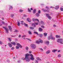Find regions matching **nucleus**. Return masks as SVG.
I'll list each match as a JSON object with an SVG mask.
<instances>
[{
    "instance_id": "obj_6",
    "label": "nucleus",
    "mask_w": 63,
    "mask_h": 63,
    "mask_svg": "<svg viewBox=\"0 0 63 63\" xmlns=\"http://www.w3.org/2000/svg\"><path fill=\"white\" fill-rule=\"evenodd\" d=\"M31 46L33 48H35L36 47V45L33 44H31Z\"/></svg>"
},
{
    "instance_id": "obj_41",
    "label": "nucleus",
    "mask_w": 63,
    "mask_h": 63,
    "mask_svg": "<svg viewBox=\"0 0 63 63\" xmlns=\"http://www.w3.org/2000/svg\"><path fill=\"white\" fill-rule=\"evenodd\" d=\"M19 12H23V10L21 9H20L19 10Z\"/></svg>"
},
{
    "instance_id": "obj_53",
    "label": "nucleus",
    "mask_w": 63,
    "mask_h": 63,
    "mask_svg": "<svg viewBox=\"0 0 63 63\" xmlns=\"http://www.w3.org/2000/svg\"><path fill=\"white\" fill-rule=\"evenodd\" d=\"M10 9H13V7L12 6H10Z\"/></svg>"
},
{
    "instance_id": "obj_14",
    "label": "nucleus",
    "mask_w": 63,
    "mask_h": 63,
    "mask_svg": "<svg viewBox=\"0 0 63 63\" xmlns=\"http://www.w3.org/2000/svg\"><path fill=\"white\" fill-rule=\"evenodd\" d=\"M32 26H33V27H36V25H35V23L32 24Z\"/></svg>"
},
{
    "instance_id": "obj_25",
    "label": "nucleus",
    "mask_w": 63,
    "mask_h": 63,
    "mask_svg": "<svg viewBox=\"0 0 63 63\" xmlns=\"http://www.w3.org/2000/svg\"><path fill=\"white\" fill-rule=\"evenodd\" d=\"M48 19H50H50H51V16H48Z\"/></svg>"
},
{
    "instance_id": "obj_28",
    "label": "nucleus",
    "mask_w": 63,
    "mask_h": 63,
    "mask_svg": "<svg viewBox=\"0 0 63 63\" xmlns=\"http://www.w3.org/2000/svg\"><path fill=\"white\" fill-rule=\"evenodd\" d=\"M57 50H54L52 51V52H55V51H57Z\"/></svg>"
},
{
    "instance_id": "obj_23",
    "label": "nucleus",
    "mask_w": 63,
    "mask_h": 63,
    "mask_svg": "<svg viewBox=\"0 0 63 63\" xmlns=\"http://www.w3.org/2000/svg\"><path fill=\"white\" fill-rule=\"evenodd\" d=\"M44 36H47V33H46L45 32L44 33Z\"/></svg>"
},
{
    "instance_id": "obj_31",
    "label": "nucleus",
    "mask_w": 63,
    "mask_h": 63,
    "mask_svg": "<svg viewBox=\"0 0 63 63\" xmlns=\"http://www.w3.org/2000/svg\"><path fill=\"white\" fill-rule=\"evenodd\" d=\"M24 25L25 26H28V24H26L25 23H24Z\"/></svg>"
},
{
    "instance_id": "obj_42",
    "label": "nucleus",
    "mask_w": 63,
    "mask_h": 63,
    "mask_svg": "<svg viewBox=\"0 0 63 63\" xmlns=\"http://www.w3.org/2000/svg\"><path fill=\"white\" fill-rule=\"evenodd\" d=\"M2 23L3 24H5V23L4 21H2Z\"/></svg>"
},
{
    "instance_id": "obj_61",
    "label": "nucleus",
    "mask_w": 63,
    "mask_h": 63,
    "mask_svg": "<svg viewBox=\"0 0 63 63\" xmlns=\"http://www.w3.org/2000/svg\"><path fill=\"white\" fill-rule=\"evenodd\" d=\"M19 37L20 38V37H21V35L20 34L19 36Z\"/></svg>"
},
{
    "instance_id": "obj_40",
    "label": "nucleus",
    "mask_w": 63,
    "mask_h": 63,
    "mask_svg": "<svg viewBox=\"0 0 63 63\" xmlns=\"http://www.w3.org/2000/svg\"><path fill=\"white\" fill-rule=\"evenodd\" d=\"M16 49H18L19 48V47L17 46L16 47Z\"/></svg>"
},
{
    "instance_id": "obj_33",
    "label": "nucleus",
    "mask_w": 63,
    "mask_h": 63,
    "mask_svg": "<svg viewBox=\"0 0 63 63\" xmlns=\"http://www.w3.org/2000/svg\"><path fill=\"white\" fill-rule=\"evenodd\" d=\"M28 33L29 34H32V33H31V32L30 31H28Z\"/></svg>"
},
{
    "instance_id": "obj_32",
    "label": "nucleus",
    "mask_w": 63,
    "mask_h": 63,
    "mask_svg": "<svg viewBox=\"0 0 63 63\" xmlns=\"http://www.w3.org/2000/svg\"><path fill=\"white\" fill-rule=\"evenodd\" d=\"M35 43H36V44H39L40 43V42L39 41H36L35 42Z\"/></svg>"
},
{
    "instance_id": "obj_15",
    "label": "nucleus",
    "mask_w": 63,
    "mask_h": 63,
    "mask_svg": "<svg viewBox=\"0 0 63 63\" xmlns=\"http://www.w3.org/2000/svg\"><path fill=\"white\" fill-rule=\"evenodd\" d=\"M27 20L29 22H31V20L30 19V18H28L27 19Z\"/></svg>"
},
{
    "instance_id": "obj_8",
    "label": "nucleus",
    "mask_w": 63,
    "mask_h": 63,
    "mask_svg": "<svg viewBox=\"0 0 63 63\" xmlns=\"http://www.w3.org/2000/svg\"><path fill=\"white\" fill-rule=\"evenodd\" d=\"M42 10L43 12H49V11L48 10H47L44 9H42Z\"/></svg>"
},
{
    "instance_id": "obj_45",
    "label": "nucleus",
    "mask_w": 63,
    "mask_h": 63,
    "mask_svg": "<svg viewBox=\"0 0 63 63\" xmlns=\"http://www.w3.org/2000/svg\"><path fill=\"white\" fill-rule=\"evenodd\" d=\"M41 27L42 28H45V27H44V26L43 25H42L41 26Z\"/></svg>"
},
{
    "instance_id": "obj_30",
    "label": "nucleus",
    "mask_w": 63,
    "mask_h": 63,
    "mask_svg": "<svg viewBox=\"0 0 63 63\" xmlns=\"http://www.w3.org/2000/svg\"><path fill=\"white\" fill-rule=\"evenodd\" d=\"M46 42V44H47V45H48L49 44V42L47 41Z\"/></svg>"
},
{
    "instance_id": "obj_18",
    "label": "nucleus",
    "mask_w": 63,
    "mask_h": 63,
    "mask_svg": "<svg viewBox=\"0 0 63 63\" xmlns=\"http://www.w3.org/2000/svg\"><path fill=\"white\" fill-rule=\"evenodd\" d=\"M50 53V51L49 50H48L46 52V54H48Z\"/></svg>"
},
{
    "instance_id": "obj_10",
    "label": "nucleus",
    "mask_w": 63,
    "mask_h": 63,
    "mask_svg": "<svg viewBox=\"0 0 63 63\" xmlns=\"http://www.w3.org/2000/svg\"><path fill=\"white\" fill-rule=\"evenodd\" d=\"M8 45L9 46V47H12V45L10 43H9L8 44Z\"/></svg>"
},
{
    "instance_id": "obj_3",
    "label": "nucleus",
    "mask_w": 63,
    "mask_h": 63,
    "mask_svg": "<svg viewBox=\"0 0 63 63\" xmlns=\"http://www.w3.org/2000/svg\"><path fill=\"white\" fill-rule=\"evenodd\" d=\"M3 28H4V29H5L6 31V33L7 34H8V33H9V32H8L9 31V29H8V28H7L5 27H3Z\"/></svg>"
},
{
    "instance_id": "obj_51",
    "label": "nucleus",
    "mask_w": 63,
    "mask_h": 63,
    "mask_svg": "<svg viewBox=\"0 0 63 63\" xmlns=\"http://www.w3.org/2000/svg\"><path fill=\"white\" fill-rule=\"evenodd\" d=\"M14 48H15L14 47H13L11 48V49H12V50H13V49H14Z\"/></svg>"
},
{
    "instance_id": "obj_27",
    "label": "nucleus",
    "mask_w": 63,
    "mask_h": 63,
    "mask_svg": "<svg viewBox=\"0 0 63 63\" xmlns=\"http://www.w3.org/2000/svg\"><path fill=\"white\" fill-rule=\"evenodd\" d=\"M49 14H46V16L47 17H48V16H49Z\"/></svg>"
},
{
    "instance_id": "obj_39",
    "label": "nucleus",
    "mask_w": 63,
    "mask_h": 63,
    "mask_svg": "<svg viewBox=\"0 0 63 63\" xmlns=\"http://www.w3.org/2000/svg\"><path fill=\"white\" fill-rule=\"evenodd\" d=\"M26 39H27V40H28L29 41H31V39H29L28 38H26Z\"/></svg>"
},
{
    "instance_id": "obj_7",
    "label": "nucleus",
    "mask_w": 63,
    "mask_h": 63,
    "mask_svg": "<svg viewBox=\"0 0 63 63\" xmlns=\"http://www.w3.org/2000/svg\"><path fill=\"white\" fill-rule=\"evenodd\" d=\"M32 20H33V21H37L39 22V20L38 19H37V18H36L35 19H33Z\"/></svg>"
},
{
    "instance_id": "obj_55",
    "label": "nucleus",
    "mask_w": 63,
    "mask_h": 63,
    "mask_svg": "<svg viewBox=\"0 0 63 63\" xmlns=\"http://www.w3.org/2000/svg\"><path fill=\"white\" fill-rule=\"evenodd\" d=\"M26 50H28V47H27L26 48Z\"/></svg>"
},
{
    "instance_id": "obj_24",
    "label": "nucleus",
    "mask_w": 63,
    "mask_h": 63,
    "mask_svg": "<svg viewBox=\"0 0 63 63\" xmlns=\"http://www.w3.org/2000/svg\"><path fill=\"white\" fill-rule=\"evenodd\" d=\"M36 59L37 60H41V59H40V58H36Z\"/></svg>"
},
{
    "instance_id": "obj_46",
    "label": "nucleus",
    "mask_w": 63,
    "mask_h": 63,
    "mask_svg": "<svg viewBox=\"0 0 63 63\" xmlns=\"http://www.w3.org/2000/svg\"><path fill=\"white\" fill-rule=\"evenodd\" d=\"M38 13L39 14H40L41 13V11L40 10H39L38 12Z\"/></svg>"
},
{
    "instance_id": "obj_36",
    "label": "nucleus",
    "mask_w": 63,
    "mask_h": 63,
    "mask_svg": "<svg viewBox=\"0 0 63 63\" xmlns=\"http://www.w3.org/2000/svg\"><path fill=\"white\" fill-rule=\"evenodd\" d=\"M28 10L29 12H31V10H30V9L29 8H28Z\"/></svg>"
},
{
    "instance_id": "obj_13",
    "label": "nucleus",
    "mask_w": 63,
    "mask_h": 63,
    "mask_svg": "<svg viewBox=\"0 0 63 63\" xmlns=\"http://www.w3.org/2000/svg\"><path fill=\"white\" fill-rule=\"evenodd\" d=\"M11 44H12V45H14V46H15L16 45V44L14 42H11Z\"/></svg>"
},
{
    "instance_id": "obj_16",
    "label": "nucleus",
    "mask_w": 63,
    "mask_h": 63,
    "mask_svg": "<svg viewBox=\"0 0 63 63\" xmlns=\"http://www.w3.org/2000/svg\"><path fill=\"white\" fill-rule=\"evenodd\" d=\"M8 27L9 30H10V31H12V28H11V26H9Z\"/></svg>"
},
{
    "instance_id": "obj_1",
    "label": "nucleus",
    "mask_w": 63,
    "mask_h": 63,
    "mask_svg": "<svg viewBox=\"0 0 63 63\" xmlns=\"http://www.w3.org/2000/svg\"><path fill=\"white\" fill-rule=\"evenodd\" d=\"M22 60H26L27 61H30V59L29 58V57H28L27 55L26 54L25 55V58H22Z\"/></svg>"
},
{
    "instance_id": "obj_34",
    "label": "nucleus",
    "mask_w": 63,
    "mask_h": 63,
    "mask_svg": "<svg viewBox=\"0 0 63 63\" xmlns=\"http://www.w3.org/2000/svg\"><path fill=\"white\" fill-rule=\"evenodd\" d=\"M35 63H38V61L37 60H35Z\"/></svg>"
},
{
    "instance_id": "obj_2",
    "label": "nucleus",
    "mask_w": 63,
    "mask_h": 63,
    "mask_svg": "<svg viewBox=\"0 0 63 63\" xmlns=\"http://www.w3.org/2000/svg\"><path fill=\"white\" fill-rule=\"evenodd\" d=\"M57 42L58 43H59L61 44H63V40L62 39H58L57 40Z\"/></svg>"
},
{
    "instance_id": "obj_43",
    "label": "nucleus",
    "mask_w": 63,
    "mask_h": 63,
    "mask_svg": "<svg viewBox=\"0 0 63 63\" xmlns=\"http://www.w3.org/2000/svg\"><path fill=\"white\" fill-rule=\"evenodd\" d=\"M61 11H63V8H61Z\"/></svg>"
},
{
    "instance_id": "obj_58",
    "label": "nucleus",
    "mask_w": 63,
    "mask_h": 63,
    "mask_svg": "<svg viewBox=\"0 0 63 63\" xmlns=\"http://www.w3.org/2000/svg\"><path fill=\"white\" fill-rule=\"evenodd\" d=\"M53 27H56V25H53Z\"/></svg>"
},
{
    "instance_id": "obj_37",
    "label": "nucleus",
    "mask_w": 63,
    "mask_h": 63,
    "mask_svg": "<svg viewBox=\"0 0 63 63\" xmlns=\"http://www.w3.org/2000/svg\"><path fill=\"white\" fill-rule=\"evenodd\" d=\"M34 34H38V32H34Z\"/></svg>"
},
{
    "instance_id": "obj_52",
    "label": "nucleus",
    "mask_w": 63,
    "mask_h": 63,
    "mask_svg": "<svg viewBox=\"0 0 63 63\" xmlns=\"http://www.w3.org/2000/svg\"><path fill=\"white\" fill-rule=\"evenodd\" d=\"M29 54H31V53H32V52H31V51H29Z\"/></svg>"
},
{
    "instance_id": "obj_12",
    "label": "nucleus",
    "mask_w": 63,
    "mask_h": 63,
    "mask_svg": "<svg viewBox=\"0 0 63 63\" xmlns=\"http://www.w3.org/2000/svg\"><path fill=\"white\" fill-rule=\"evenodd\" d=\"M59 5L57 6L56 7L55 9H59Z\"/></svg>"
},
{
    "instance_id": "obj_38",
    "label": "nucleus",
    "mask_w": 63,
    "mask_h": 63,
    "mask_svg": "<svg viewBox=\"0 0 63 63\" xmlns=\"http://www.w3.org/2000/svg\"><path fill=\"white\" fill-rule=\"evenodd\" d=\"M39 42L40 43H43V41L42 40H41Z\"/></svg>"
},
{
    "instance_id": "obj_63",
    "label": "nucleus",
    "mask_w": 63,
    "mask_h": 63,
    "mask_svg": "<svg viewBox=\"0 0 63 63\" xmlns=\"http://www.w3.org/2000/svg\"><path fill=\"white\" fill-rule=\"evenodd\" d=\"M40 50H42V51H43V49L42 48H41L40 49Z\"/></svg>"
},
{
    "instance_id": "obj_17",
    "label": "nucleus",
    "mask_w": 63,
    "mask_h": 63,
    "mask_svg": "<svg viewBox=\"0 0 63 63\" xmlns=\"http://www.w3.org/2000/svg\"><path fill=\"white\" fill-rule=\"evenodd\" d=\"M39 31H43V29L41 28H39Z\"/></svg>"
},
{
    "instance_id": "obj_35",
    "label": "nucleus",
    "mask_w": 63,
    "mask_h": 63,
    "mask_svg": "<svg viewBox=\"0 0 63 63\" xmlns=\"http://www.w3.org/2000/svg\"><path fill=\"white\" fill-rule=\"evenodd\" d=\"M58 57H60L61 56V55L60 54H59L58 55Z\"/></svg>"
},
{
    "instance_id": "obj_47",
    "label": "nucleus",
    "mask_w": 63,
    "mask_h": 63,
    "mask_svg": "<svg viewBox=\"0 0 63 63\" xmlns=\"http://www.w3.org/2000/svg\"><path fill=\"white\" fill-rule=\"evenodd\" d=\"M20 45V44L18 43H17L16 44V45H17V46H19Z\"/></svg>"
},
{
    "instance_id": "obj_5",
    "label": "nucleus",
    "mask_w": 63,
    "mask_h": 63,
    "mask_svg": "<svg viewBox=\"0 0 63 63\" xmlns=\"http://www.w3.org/2000/svg\"><path fill=\"white\" fill-rule=\"evenodd\" d=\"M26 54L27 55V57H28V56H31V57H33V55H32V54H30L28 53H27Z\"/></svg>"
},
{
    "instance_id": "obj_9",
    "label": "nucleus",
    "mask_w": 63,
    "mask_h": 63,
    "mask_svg": "<svg viewBox=\"0 0 63 63\" xmlns=\"http://www.w3.org/2000/svg\"><path fill=\"white\" fill-rule=\"evenodd\" d=\"M30 59H31V60H35V58L33 57H32L30 58Z\"/></svg>"
},
{
    "instance_id": "obj_50",
    "label": "nucleus",
    "mask_w": 63,
    "mask_h": 63,
    "mask_svg": "<svg viewBox=\"0 0 63 63\" xmlns=\"http://www.w3.org/2000/svg\"><path fill=\"white\" fill-rule=\"evenodd\" d=\"M26 36V35H24L22 36V37H23V38H25V37Z\"/></svg>"
},
{
    "instance_id": "obj_49",
    "label": "nucleus",
    "mask_w": 63,
    "mask_h": 63,
    "mask_svg": "<svg viewBox=\"0 0 63 63\" xmlns=\"http://www.w3.org/2000/svg\"><path fill=\"white\" fill-rule=\"evenodd\" d=\"M41 24H43L44 22H43V21H41Z\"/></svg>"
},
{
    "instance_id": "obj_44",
    "label": "nucleus",
    "mask_w": 63,
    "mask_h": 63,
    "mask_svg": "<svg viewBox=\"0 0 63 63\" xmlns=\"http://www.w3.org/2000/svg\"><path fill=\"white\" fill-rule=\"evenodd\" d=\"M19 47H20L21 48L22 47V46L21 45H20V44L18 46Z\"/></svg>"
},
{
    "instance_id": "obj_59",
    "label": "nucleus",
    "mask_w": 63,
    "mask_h": 63,
    "mask_svg": "<svg viewBox=\"0 0 63 63\" xmlns=\"http://www.w3.org/2000/svg\"><path fill=\"white\" fill-rule=\"evenodd\" d=\"M46 8H47V9H48V7L46 6Z\"/></svg>"
},
{
    "instance_id": "obj_64",
    "label": "nucleus",
    "mask_w": 63,
    "mask_h": 63,
    "mask_svg": "<svg viewBox=\"0 0 63 63\" xmlns=\"http://www.w3.org/2000/svg\"><path fill=\"white\" fill-rule=\"evenodd\" d=\"M60 51V50H58L57 51V52H59Z\"/></svg>"
},
{
    "instance_id": "obj_62",
    "label": "nucleus",
    "mask_w": 63,
    "mask_h": 63,
    "mask_svg": "<svg viewBox=\"0 0 63 63\" xmlns=\"http://www.w3.org/2000/svg\"><path fill=\"white\" fill-rule=\"evenodd\" d=\"M1 19L2 20H4V18H2Z\"/></svg>"
},
{
    "instance_id": "obj_22",
    "label": "nucleus",
    "mask_w": 63,
    "mask_h": 63,
    "mask_svg": "<svg viewBox=\"0 0 63 63\" xmlns=\"http://www.w3.org/2000/svg\"><path fill=\"white\" fill-rule=\"evenodd\" d=\"M39 35L40 37H43V34H39Z\"/></svg>"
},
{
    "instance_id": "obj_20",
    "label": "nucleus",
    "mask_w": 63,
    "mask_h": 63,
    "mask_svg": "<svg viewBox=\"0 0 63 63\" xmlns=\"http://www.w3.org/2000/svg\"><path fill=\"white\" fill-rule=\"evenodd\" d=\"M17 25L19 26H20V22H17Z\"/></svg>"
},
{
    "instance_id": "obj_60",
    "label": "nucleus",
    "mask_w": 63,
    "mask_h": 63,
    "mask_svg": "<svg viewBox=\"0 0 63 63\" xmlns=\"http://www.w3.org/2000/svg\"><path fill=\"white\" fill-rule=\"evenodd\" d=\"M14 16V15H11V16H12V17H13V16Z\"/></svg>"
},
{
    "instance_id": "obj_19",
    "label": "nucleus",
    "mask_w": 63,
    "mask_h": 63,
    "mask_svg": "<svg viewBox=\"0 0 63 63\" xmlns=\"http://www.w3.org/2000/svg\"><path fill=\"white\" fill-rule=\"evenodd\" d=\"M36 9H34L33 10V14H35V13H36Z\"/></svg>"
},
{
    "instance_id": "obj_56",
    "label": "nucleus",
    "mask_w": 63,
    "mask_h": 63,
    "mask_svg": "<svg viewBox=\"0 0 63 63\" xmlns=\"http://www.w3.org/2000/svg\"><path fill=\"white\" fill-rule=\"evenodd\" d=\"M0 44L1 45H2V42H1L0 41Z\"/></svg>"
},
{
    "instance_id": "obj_26",
    "label": "nucleus",
    "mask_w": 63,
    "mask_h": 63,
    "mask_svg": "<svg viewBox=\"0 0 63 63\" xmlns=\"http://www.w3.org/2000/svg\"><path fill=\"white\" fill-rule=\"evenodd\" d=\"M30 29H34V28L33 27H30Z\"/></svg>"
},
{
    "instance_id": "obj_48",
    "label": "nucleus",
    "mask_w": 63,
    "mask_h": 63,
    "mask_svg": "<svg viewBox=\"0 0 63 63\" xmlns=\"http://www.w3.org/2000/svg\"><path fill=\"white\" fill-rule=\"evenodd\" d=\"M8 39L10 41H12V39H10V38H9Z\"/></svg>"
},
{
    "instance_id": "obj_4",
    "label": "nucleus",
    "mask_w": 63,
    "mask_h": 63,
    "mask_svg": "<svg viewBox=\"0 0 63 63\" xmlns=\"http://www.w3.org/2000/svg\"><path fill=\"white\" fill-rule=\"evenodd\" d=\"M52 34H51L50 35V37L51 39V40H55V38L52 36Z\"/></svg>"
},
{
    "instance_id": "obj_57",
    "label": "nucleus",
    "mask_w": 63,
    "mask_h": 63,
    "mask_svg": "<svg viewBox=\"0 0 63 63\" xmlns=\"http://www.w3.org/2000/svg\"><path fill=\"white\" fill-rule=\"evenodd\" d=\"M23 16H24V17H26V15H24Z\"/></svg>"
},
{
    "instance_id": "obj_11",
    "label": "nucleus",
    "mask_w": 63,
    "mask_h": 63,
    "mask_svg": "<svg viewBox=\"0 0 63 63\" xmlns=\"http://www.w3.org/2000/svg\"><path fill=\"white\" fill-rule=\"evenodd\" d=\"M35 16H37V17H38L40 16V15L39 13H37L35 14Z\"/></svg>"
},
{
    "instance_id": "obj_29",
    "label": "nucleus",
    "mask_w": 63,
    "mask_h": 63,
    "mask_svg": "<svg viewBox=\"0 0 63 63\" xmlns=\"http://www.w3.org/2000/svg\"><path fill=\"white\" fill-rule=\"evenodd\" d=\"M50 35L48 37L47 39L48 40H50Z\"/></svg>"
},
{
    "instance_id": "obj_54",
    "label": "nucleus",
    "mask_w": 63,
    "mask_h": 63,
    "mask_svg": "<svg viewBox=\"0 0 63 63\" xmlns=\"http://www.w3.org/2000/svg\"><path fill=\"white\" fill-rule=\"evenodd\" d=\"M21 24H23V21H21Z\"/></svg>"
},
{
    "instance_id": "obj_21",
    "label": "nucleus",
    "mask_w": 63,
    "mask_h": 63,
    "mask_svg": "<svg viewBox=\"0 0 63 63\" xmlns=\"http://www.w3.org/2000/svg\"><path fill=\"white\" fill-rule=\"evenodd\" d=\"M56 37L57 38H60V36L58 35H56Z\"/></svg>"
}]
</instances>
